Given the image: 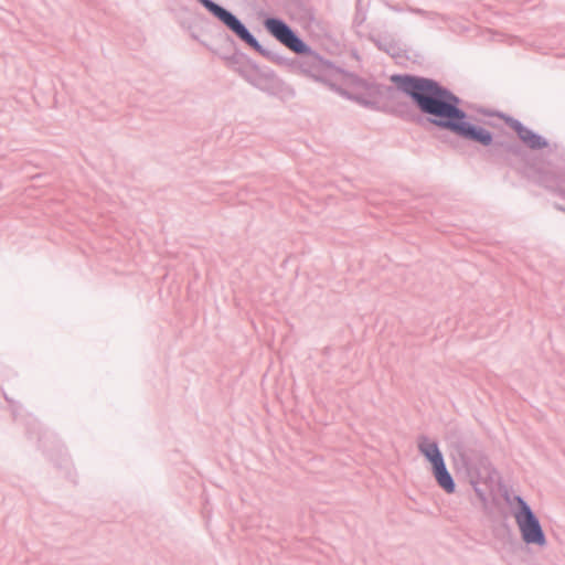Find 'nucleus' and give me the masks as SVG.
Segmentation results:
<instances>
[{"label": "nucleus", "mask_w": 565, "mask_h": 565, "mask_svg": "<svg viewBox=\"0 0 565 565\" xmlns=\"http://www.w3.org/2000/svg\"><path fill=\"white\" fill-rule=\"evenodd\" d=\"M402 87L423 113L434 117L435 125L450 129L484 146L491 143V134L483 128L466 122L465 114L457 106L458 99L431 81L406 77L402 82Z\"/></svg>", "instance_id": "nucleus-1"}, {"label": "nucleus", "mask_w": 565, "mask_h": 565, "mask_svg": "<svg viewBox=\"0 0 565 565\" xmlns=\"http://www.w3.org/2000/svg\"><path fill=\"white\" fill-rule=\"evenodd\" d=\"M418 449L431 465L434 477L439 487H441L447 493H452L456 486L446 468L444 457L438 445L435 441L423 437L418 441Z\"/></svg>", "instance_id": "nucleus-2"}, {"label": "nucleus", "mask_w": 565, "mask_h": 565, "mask_svg": "<svg viewBox=\"0 0 565 565\" xmlns=\"http://www.w3.org/2000/svg\"><path fill=\"white\" fill-rule=\"evenodd\" d=\"M519 509L514 512V519L521 532L522 539L529 544H545V536L539 520L531 511L530 507L521 499L516 498Z\"/></svg>", "instance_id": "nucleus-3"}, {"label": "nucleus", "mask_w": 565, "mask_h": 565, "mask_svg": "<svg viewBox=\"0 0 565 565\" xmlns=\"http://www.w3.org/2000/svg\"><path fill=\"white\" fill-rule=\"evenodd\" d=\"M267 31L289 50L296 53H305L306 44L291 31L282 21L277 19H267L265 21Z\"/></svg>", "instance_id": "nucleus-4"}, {"label": "nucleus", "mask_w": 565, "mask_h": 565, "mask_svg": "<svg viewBox=\"0 0 565 565\" xmlns=\"http://www.w3.org/2000/svg\"><path fill=\"white\" fill-rule=\"evenodd\" d=\"M213 15L222 21L231 31L238 35L242 40L247 41V30L245 26L228 11L210 0H199Z\"/></svg>", "instance_id": "nucleus-5"}, {"label": "nucleus", "mask_w": 565, "mask_h": 565, "mask_svg": "<svg viewBox=\"0 0 565 565\" xmlns=\"http://www.w3.org/2000/svg\"><path fill=\"white\" fill-rule=\"evenodd\" d=\"M515 130L521 140L531 148H542L546 145L540 136H536L534 132L521 125H518Z\"/></svg>", "instance_id": "nucleus-6"}, {"label": "nucleus", "mask_w": 565, "mask_h": 565, "mask_svg": "<svg viewBox=\"0 0 565 565\" xmlns=\"http://www.w3.org/2000/svg\"><path fill=\"white\" fill-rule=\"evenodd\" d=\"M248 42H249V44L254 43V39L250 35H249Z\"/></svg>", "instance_id": "nucleus-7"}]
</instances>
